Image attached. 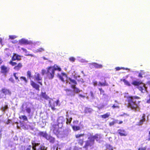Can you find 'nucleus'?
I'll use <instances>...</instances> for the list:
<instances>
[{"label":"nucleus","mask_w":150,"mask_h":150,"mask_svg":"<svg viewBox=\"0 0 150 150\" xmlns=\"http://www.w3.org/2000/svg\"><path fill=\"white\" fill-rule=\"evenodd\" d=\"M140 98L137 96H129L127 97L128 107L130 108L134 111L139 110V103L140 102L139 100Z\"/></svg>","instance_id":"1"},{"label":"nucleus","mask_w":150,"mask_h":150,"mask_svg":"<svg viewBox=\"0 0 150 150\" xmlns=\"http://www.w3.org/2000/svg\"><path fill=\"white\" fill-rule=\"evenodd\" d=\"M57 122L58 125L53 124L51 128L54 133L56 135L61 134L59 132V129L62 127L63 124L65 123V119L62 116L58 118Z\"/></svg>","instance_id":"2"},{"label":"nucleus","mask_w":150,"mask_h":150,"mask_svg":"<svg viewBox=\"0 0 150 150\" xmlns=\"http://www.w3.org/2000/svg\"><path fill=\"white\" fill-rule=\"evenodd\" d=\"M47 71L46 73L47 77L49 79H52L54 76L55 71L58 70L61 71V69L56 64L53 66L48 67L47 68Z\"/></svg>","instance_id":"3"},{"label":"nucleus","mask_w":150,"mask_h":150,"mask_svg":"<svg viewBox=\"0 0 150 150\" xmlns=\"http://www.w3.org/2000/svg\"><path fill=\"white\" fill-rule=\"evenodd\" d=\"M100 134H97L94 136H91L88 138V140L86 142V146H91L94 143V140L96 139L98 141L100 138Z\"/></svg>","instance_id":"4"},{"label":"nucleus","mask_w":150,"mask_h":150,"mask_svg":"<svg viewBox=\"0 0 150 150\" xmlns=\"http://www.w3.org/2000/svg\"><path fill=\"white\" fill-rule=\"evenodd\" d=\"M69 81L68 80H67L66 83H69L71 84V87L73 89V91L75 93H78L82 91L76 87L77 82L75 80L72 79L70 78L69 79Z\"/></svg>","instance_id":"5"},{"label":"nucleus","mask_w":150,"mask_h":150,"mask_svg":"<svg viewBox=\"0 0 150 150\" xmlns=\"http://www.w3.org/2000/svg\"><path fill=\"white\" fill-rule=\"evenodd\" d=\"M132 84L134 85L137 86V88L139 90L143 93L147 92L146 90L147 87L146 85L143 83H140L137 81H134L132 83Z\"/></svg>","instance_id":"6"},{"label":"nucleus","mask_w":150,"mask_h":150,"mask_svg":"<svg viewBox=\"0 0 150 150\" xmlns=\"http://www.w3.org/2000/svg\"><path fill=\"white\" fill-rule=\"evenodd\" d=\"M32 144L33 150H47L44 146L39 143L34 142H32Z\"/></svg>","instance_id":"7"},{"label":"nucleus","mask_w":150,"mask_h":150,"mask_svg":"<svg viewBox=\"0 0 150 150\" xmlns=\"http://www.w3.org/2000/svg\"><path fill=\"white\" fill-rule=\"evenodd\" d=\"M21 109L22 111L23 112H25V111H26V112L28 113L29 115H30L31 112V109L30 108L27 107L26 103H24L21 106Z\"/></svg>","instance_id":"8"},{"label":"nucleus","mask_w":150,"mask_h":150,"mask_svg":"<svg viewBox=\"0 0 150 150\" xmlns=\"http://www.w3.org/2000/svg\"><path fill=\"white\" fill-rule=\"evenodd\" d=\"M35 81H37L38 83L41 85H42V78L40 76V75L38 73H35L34 75Z\"/></svg>","instance_id":"9"},{"label":"nucleus","mask_w":150,"mask_h":150,"mask_svg":"<svg viewBox=\"0 0 150 150\" xmlns=\"http://www.w3.org/2000/svg\"><path fill=\"white\" fill-rule=\"evenodd\" d=\"M38 134L40 137L44 138L46 139L49 135L46 131H40Z\"/></svg>","instance_id":"10"},{"label":"nucleus","mask_w":150,"mask_h":150,"mask_svg":"<svg viewBox=\"0 0 150 150\" xmlns=\"http://www.w3.org/2000/svg\"><path fill=\"white\" fill-rule=\"evenodd\" d=\"M59 100H57L56 101L54 102L53 104L51 103V100H49V104L50 106L51 107L52 109L53 110H55V107L59 105Z\"/></svg>","instance_id":"11"},{"label":"nucleus","mask_w":150,"mask_h":150,"mask_svg":"<svg viewBox=\"0 0 150 150\" xmlns=\"http://www.w3.org/2000/svg\"><path fill=\"white\" fill-rule=\"evenodd\" d=\"M64 90L66 91L67 95V96L71 97H74L75 96V93L73 91L68 89H66Z\"/></svg>","instance_id":"12"},{"label":"nucleus","mask_w":150,"mask_h":150,"mask_svg":"<svg viewBox=\"0 0 150 150\" xmlns=\"http://www.w3.org/2000/svg\"><path fill=\"white\" fill-rule=\"evenodd\" d=\"M117 133L121 136H126L127 135L126 131L122 129H120L118 130Z\"/></svg>","instance_id":"13"},{"label":"nucleus","mask_w":150,"mask_h":150,"mask_svg":"<svg viewBox=\"0 0 150 150\" xmlns=\"http://www.w3.org/2000/svg\"><path fill=\"white\" fill-rule=\"evenodd\" d=\"M30 84L33 87L38 91L40 90L39 85L32 81H30Z\"/></svg>","instance_id":"14"},{"label":"nucleus","mask_w":150,"mask_h":150,"mask_svg":"<svg viewBox=\"0 0 150 150\" xmlns=\"http://www.w3.org/2000/svg\"><path fill=\"white\" fill-rule=\"evenodd\" d=\"M2 93L4 94L5 96L6 95H10L11 92L9 90L5 88H2L1 90Z\"/></svg>","instance_id":"15"},{"label":"nucleus","mask_w":150,"mask_h":150,"mask_svg":"<svg viewBox=\"0 0 150 150\" xmlns=\"http://www.w3.org/2000/svg\"><path fill=\"white\" fill-rule=\"evenodd\" d=\"M21 59V56L16 54H14L12 57V61H15L16 60L19 61Z\"/></svg>","instance_id":"16"},{"label":"nucleus","mask_w":150,"mask_h":150,"mask_svg":"<svg viewBox=\"0 0 150 150\" xmlns=\"http://www.w3.org/2000/svg\"><path fill=\"white\" fill-rule=\"evenodd\" d=\"M1 69L2 72L4 74L7 73L9 70V69L4 66H2L1 67Z\"/></svg>","instance_id":"17"},{"label":"nucleus","mask_w":150,"mask_h":150,"mask_svg":"<svg viewBox=\"0 0 150 150\" xmlns=\"http://www.w3.org/2000/svg\"><path fill=\"white\" fill-rule=\"evenodd\" d=\"M58 77L59 78V79L63 82H64V80L63 76L66 77H67L66 75L64 73H62L61 74H58Z\"/></svg>","instance_id":"18"},{"label":"nucleus","mask_w":150,"mask_h":150,"mask_svg":"<svg viewBox=\"0 0 150 150\" xmlns=\"http://www.w3.org/2000/svg\"><path fill=\"white\" fill-rule=\"evenodd\" d=\"M91 64L96 68H101L103 67L102 65L98 64L96 63H93Z\"/></svg>","instance_id":"19"},{"label":"nucleus","mask_w":150,"mask_h":150,"mask_svg":"<svg viewBox=\"0 0 150 150\" xmlns=\"http://www.w3.org/2000/svg\"><path fill=\"white\" fill-rule=\"evenodd\" d=\"M46 139L49 141L50 143H53L55 141V139L54 137L51 136L50 135H49Z\"/></svg>","instance_id":"20"},{"label":"nucleus","mask_w":150,"mask_h":150,"mask_svg":"<svg viewBox=\"0 0 150 150\" xmlns=\"http://www.w3.org/2000/svg\"><path fill=\"white\" fill-rule=\"evenodd\" d=\"M23 67L22 64L19 63L17 65L15 66L14 67V69L17 71L19 70Z\"/></svg>","instance_id":"21"},{"label":"nucleus","mask_w":150,"mask_h":150,"mask_svg":"<svg viewBox=\"0 0 150 150\" xmlns=\"http://www.w3.org/2000/svg\"><path fill=\"white\" fill-rule=\"evenodd\" d=\"M41 96L42 98L47 100H49L50 99L49 97L46 95L45 93L42 92L41 94Z\"/></svg>","instance_id":"22"},{"label":"nucleus","mask_w":150,"mask_h":150,"mask_svg":"<svg viewBox=\"0 0 150 150\" xmlns=\"http://www.w3.org/2000/svg\"><path fill=\"white\" fill-rule=\"evenodd\" d=\"M98 85L99 86H108V84L106 82L105 80L104 82L103 83H101L100 82H99L98 84Z\"/></svg>","instance_id":"23"},{"label":"nucleus","mask_w":150,"mask_h":150,"mask_svg":"<svg viewBox=\"0 0 150 150\" xmlns=\"http://www.w3.org/2000/svg\"><path fill=\"white\" fill-rule=\"evenodd\" d=\"M66 119L67 121L66 122V123L67 124H70V123H71L72 118L71 117H70L69 116L67 115Z\"/></svg>","instance_id":"24"},{"label":"nucleus","mask_w":150,"mask_h":150,"mask_svg":"<svg viewBox=\"0 0 150 150\" xmlns=\"http://www.w3.org/2000/svg\"><path fill=\"white\" fill-rule=\"evenodd\" d=\"M20 42L21 44H29V42L28 40L24 39H21L19 41Z\"/></svg>","instance_id":"25"},{"label":"nucleus","mask_w":150,"mask_h":150,"mask_svg":"<svg viewBox=\"0 0 150 150\" xmlns=\"http://www.w3.org/2000/svg\"><path fill=\"white\" fill-rule=\"evenodd\" d=\"M145 121V115L143 114L142 116V119L139 122V125H141L143 124V122Z\"/></svg>","instance_id":"26"},{"label":"nucleus","mask_w":150,"mask_h":150,"mask_svg":"<svg viewBox=\"0 0 150 150\" xmlns=\"http://www.w3.org/2000/svg\"><path fill=\"white\" fill-rule=\"evenodd\" d=\"M19 118L22 119L25 121L28 122V119L26 116L25 115H21L19 117Z\"/></svg>","instance_id":"27"},{"label":"nucleus","mask_w":150,"mask_h":150,"mask_svg":"<svg viewBox=\"0 0 150 150\" xmlns=\"http://www.w3.org/2000/svg\"><path fill=\"white\" fill-rule=\"evenodd\" d=\"M8 108V107L7 105H5L4 106H2L1 109L3 112H5L6 110Z\"/></svg>","instance_id":"28"},{"label":"nucleus","mask_w":150,"mask_h":150,"mask_svg":"<svg viewBox=\"0 0 150 150\" xmlns=\"http://www.w3.org/2000/svg\"><path fill=\"white\" fill-rule=\"evenodd\" d=\"M110 112H107L103 115H102L101 117L102 118L105 119L108 117L110 116Z\"/></svg>","instance_id":"29"},{"label":"nucleus","mask_w":150,"mask_h":150,"mask_svg":"<svg viewBox=\"0 0 150 150\" xmlns=\"http://www.w3.org/2000/svg\"><path fill=\"white\" fill-rule=\"evenodd\" d=\"M118 120H115L114 121L110 122L109 124V125L110 126H111L116 123H118Z\"/></svg>","instance_id":"30"},{"label":"nucleus","mask_w":150,"mask_h":150,"mask_svg":"<svg viewBox=\"0 0 150 150\" xmlns=\"http://www.w3.org/2000/svg\"><path fill=\"white\" fill-rule=\"evenodd\" d=\"M92 110L90 108H86L85 109V111L86 113H90L92 112Z\"/></svg>","instance_id":"31"},{"label":"nucleus","mask_w":150,"mask_h":150,"mask_svg":"<svg viewBox=\"0 0 150 150\" xmlns=\"http://www.w3.org/2000/svg\"><path fill=\"white\" fill-rule=\"evenodd\" d=\"M72 128L74 131H77L80 129V127L79 126H73Z\"/></svg>","instance_id":"32"},{"label":"nucleus","mask_w":150,"mask_h":150,"mask_svg":"<svg viewBox=\"0 0 150 150\" xmlns=\"http://www.w3.org/2000/svg\"><path fill=\"white\" fill-rule=\"evenodd\" d=\"M20 79L22 81H24L26 83L27 82V81L25 77L23 76H21L20 77Z\"/></svg>","instance_id":"33"},{"label":"nucleus","mask_w":150,"mask_h":150,"mask_svg":"<svg viewBox=\"0 0 150 150\" xmlns=\"http://www.w3.org/2000/svg\"><path fill=\"white\" fill-rule=\"evenodd\" d=\"M123 81L124 83L125 84L128 86H130V84L129 83V82L127 81V80L125 79H124L123 80Z\"/></svg>","instance_id":"34"},{"label":"nucleus","mask_w":150,"mask_h":150,"mask_svg":"<svg viewBox=\"0 0 150 150\" xmlns=\"http://www.w3.org/2000/svg\"><path fill=\"white\" fill-rule=\"evenodd\" d=\"M107 97L108 96L105 94L102 95V97H101L100 99H102L104 100H105Z\"/></svg>","instance_id":"35"},{"label":"nucleus","mask_w":150,"mask_h":150,"mask_svg":"<svg viewBox=\"0 0 150 150\" xmlns=\"http://www.w3.org/2000/svg\"><path fill=\"white\" fill-rule=\"evenodd\" d=\"M13 75L15 78V79L17 80V82H18L20 81V80L18 79V74L16 73H14Z\"/></svg>","instance_id":"36"},{"label":"nucleus","mask_w":150,"mask_h":150,"mask_svg":"<svg viewBox=\"0 0 150 150\" xmlns=\"http://www.w3.org/2000/svg\"><path fill=\"white\" fill-rule=\"evenodd\" d=\"M10 64L12 66H15L17 64V63L16 62H13L12 61H10L9 62Z\"/></svg>","instance_id":"37"},{"label":"nucleus","mask_w":150,"mask_h":150,"mask_svg":"<svg viewBox=\"0 0 150 150\" xmlns=\"http://www.w3.org/2000/svg\"><path fill=\"white\" fill-rule=\"evenodd\" d=\"M99 90L100 92V94L101 95H102L105 94L104 93V91L103 90L102 88H99Z\"/></svg>","instance_id":"38"},{"label":"nucleus","mask_w":150,"mask_h":150,"mask_svg":"<svg viewBox=\"0 0 150 150\" xmlns=\"http://www.w3.org/2000/svg\"><path fill=\"white\" fill-rule=\"evenodd\" d=\"M125 69L126 70H129V69L127 68L125 69V68L124 67L120 68V67H117L116 68V70H117V71L119 70L120 69Z\"/></svg>","instance_id":"39"},{"label":"nucleus","mask_w":150,"mask_h":150,"mask_svg":"<svg viewBox=\"0 0 150 150\" xmlns=\"http://www.w3.org/2000/svg\"><path fill=\"white\" fill-rule=\"evenodd\" d=\"M44 49L43 48H40L38 49H37V51L41 52H42V51H44Z\"/></svg>","instance_id":"40"},{"label":"nucleus","mask_w":150,"mask_h":150,"mask_svg":"<svg viewBox=\"0 0 150 150\" xmlns=\"http://www.w3.org/2000/svg\"><path fill=\"white\" fill-rule=\"evenodd\" d=\"M27 76L30 79H31V72L28 71L27 72Z\"/></svg>","instance_id":"41"},{"label":"nucleus","mask_w":150,"mask_h":150,"mask_svg":"<svg viewBox=\"0 0 150 150\" xmlns=\"http://www.w3.org/2000/svg\"><path fill=\"white\" fill-rule=\"evenodd\" d=\"M147 146H145L144 147H141L139 148L138 150H146L147 148Z\"/></svg>","instance_id":"42"},{"label":"nucleus","mask_w":150,"mask_h":150,"mask_svg":"<svg viewBox=\"0 0 150 150\" xmlns=\"http://www.w3.org/2000/svg\"><path fill=\"white\" fill-rule=\"evenodd\" d=\"M90 95L92 99H93L94 98V95H93V93L92 91H91L90 92Z\"/></svg>","instance_id":"43"},{"label":"nucleus","mask_w":150,"mask_h":150,"mask_svg":"<svg viewBox=\"0 0 150 150\" xmlns=\"http://www.w3.org/2000/svg\"><path fill=\"white\" fill-rule=\"evenodd\" d=\"M9 37L10 39H13L16 38V36L14 35H9Z\"/></svg>","instance_id":"44"},{"label":"nucleus","mask_w":150,"mask_h":150,"mask_svg":"<svg viewBox=\"0 0 150 150\" xmlns=\"http://www.w3.org/2000/svg\"><path fill=\"white\" fill-rule=\"evenodd\" d=\"M143 71H141V73H139V76L140 77H142V75L143 74Z\"/></svg>","instance_id":"45"},{"label":"nucleus","mask_w":150,"mask_h":150,"mask_svg":"<svg viewBox=\"0 0 150 150\" xmlns=\"http://www.w3.org/2000/svg\"><path fill=\"white\" fill-rule=\"evenodd\" d=\"M83 134H77L76 136V138H78L81 137H83Z\"/></svg>","instance_id":"46"},{"label":"nucleus","mask_w":150,"mask_h":150,"mask_svg":"<svg viewBox=\"0 0 150 150\" xmlns=\"http://www.w3.org/2000/svg\"><path fill=\"white\" fill-rule=\"evenodd\" d=\"M69 59L70 61L73 62H74L75 59V58L73 57H70Z\"/></svg>","instance_id":"47"},{"label":"nucleus","mask_w":150,"mask_h":150,"mask_svg":"<svg viewBox=\"0 0 150 150\" xmlns=\"http://www.w3.org/2000/svg\"><path fill=\"white\" fill-rule=\"evenodd\" d=\"M58 149H60V148L59 147V146L58 145L57 146V147L54 146V150H58Z\"/></svg>","instance_id":"48"},{"label":"nucleus","mask_w":150,"mask_h":150,"mask_svg":"<svg viewBox=\"0 0 150 150\" xmlns=\"http://www.w3.org/2000/svg\"><path fill=\"white\" fill-rule=\"evenodd\" d=\"M9 81H11V82H12V83H14V80H13V79L12 78H10L9 79Z\"/></svg>","instance_id":"49"},{"label":"nucleus","mask_w":150,"mask_h":150,"mask_svg":"<svg viewBox=\"0 0 150 150\" xmlns=\"http://www.w3.org/2000/svg\"><path fill=\"white\" fill-rule=\"evenodd\" d=\"M31 146L30 145L29 146L27 147L26 150H31Z\"/></svg>","instance_id":"50"},{"label":"nucleus","mask_w":150,"mask_h":150,"mask_svg":"<svg viewBox=\"0 0 150 150\" xmlns=\"http://www.w3.org/2000/svg\"><path fill=\"white\" fill-rule=\"evenodd\" d=\"M46 71L45 70H42V75H44V74L46 73Z\"/></svg>","instance_id":"51"},{"label":"nucleus","mask_w":150,"mask_h":150,"mask_svg":"<svg viewBox=\"0 0 150 150\" xmlns=\"http://www.w3.org/2000/svg\"><path fill=\"white\" fill-rule=\"evenodd\" d=\"M93 85L94 86H96L98 84H97V82L96 81L93 82Z\"/></svg>","instance_id":"52"},{"label":"nucleus","mask_w":150,"mask_h":150,"mask_svg":"<svg viewBox=\"0 0 150 150\" xmlns=\"http://www.w3.org/2000/svg\"><path fill=\"white\" fill-rule=\"evenodd\" d=\"M79 97H80L82 98H84L85 97V96H83L81 94H79Z\"/></svg>","instance_id":"53"},{"label":"nucleus","mask_w":150,"mask_h":150,"mask_svg":"<svg viewBox=\"0 0 150 150\" xmlns=\"http://www.w3.org/2000/svg\"><path fill=\"white\" fill-rule=\"evenodd\" d=\"M149 100H148L147 101V103H150V96H149Z\"/></svg>","instance_id":"54"},{"label":"nucleus","mask_w":150,"mask_h":150,"mask_svg":"<svg viewBox=\"0 0 150 150\" xmlns=\"http://www.w3.org/2000/svg\"><path fill=\"white\" fill-rule=\"evenodd\" d=\"M79 143H80L81 145H82L83 143V139L79 141Z\"/></svg>","instance_id":"55"},{"label":"nucleus","mask_w":150,"mask_h":150,"mask_svg":"<svg viewBox=\"0 0 150 150\" xmlns=\"http://www.w3.org/2000/svg\"><path fill=\"white\" fill-rule=\"evenodd\" d=\"M112 107H113V108H116L118 107V106L116 105L115 104H114L113 105V106H112Z\"/></svg>","instance_id":"56"},{"label":"nucleus","mask_w":150,"mask_h":150,"mask_svg":"<svg viewBox=\"0 0 150 150\" xmlns=\"http://www.w3.org/2000/svg\"><path fill=\"white\" fill-rule=\"evenodd\" d=\"M78 122V121H77V120L74 121L73 122V123L74 124H77Z\"/></svg>","instance_id":"57"},{"label":"nucleus","mask_w":150,"mask_h":150,"mask_svg":"<svg viewBox=\"0 0 150 150\" xmlns=\"http://www.w3.org/2000/svg\"><path fill=\"white\" fill-rule=\"evenodd\" d=\"M22 49L23 50V51L24 52H27V50L26 49H24V48H22Z\"/></svg>","instance_id":"58"},{"label":"nucleus","mask_w":150,"mask_h":150,"mask_svg":"<svg viewBox=\"0 0 150 150\" xmlns=\"http://www.w3.org/2000/svg\"><path fill=\"white\" fill-rule=\"evenodd\" d=\"M16 123L17 124V128L18 129H20V127L18 125V122H16Z\"/></svg>","instance_id":"59"},{"label":"nucleus","mask_w":150,"mask_h":150,"mask_svg":"<svg viewBox=\"0 0 150 150\" xmlns=\"http://www.w3.org/2000/svg\"><path fill=\"white\" fill-rule=\"evenodd\" d=\"M2 62H3V61H2V59H1V58H0V65L1 64Z\"/></svg>","instance_id":"60"},{"label":"nucleus","mask_w":150,"mask_h":150,"mask_svg":"<svg viewBox=\"0 0 150 150\" xmlns=\"http://www.w3.org/2000/svg\"><path fill=\"white\" fill-rule=\"evenodd\" d=\"M2 40L1 38H0V44H2Z\"/></svg>","instance_id":"61"},{"label":"nucleus","mask_w":150,"mask_h":150,"mask_svg":"<svg viewBox=\"0 0 150 150\" xmlns=\"http://www.w3.org/2000/svg\"><path fill=\"white\" fill-rule=\"evenodd\" d=\"M123 123V122L122 121H120L119 122H118V123L119 124H121Z\"/></svg>","instance_id":"62"},{"label":"nucleus","mask_w":150,"mask_h":150,"mask_svg":"<svg viewBox=\"0 0 150 150\" xmlns=\"http://www.w3.org/2000/svg\"><path fill=\"white\" fill-rule=\"evenodd\" d=\"M68 133H67L65 135H63V137H65V136H67L68 135Z\"/></svg>","instance_id":"63"},{"label":"nucleus","mask_w":150,"mask_h":150,"mask_svg":"<svg viewBox=\"0 0 150 150\" xmlns=\"http://www.w3.org/2000/svg\"><path fill=\"white\" fill-rule=\"evenodd\" d=\"M148 141H150V135L149 136V137L147 139Z\"/></svg>","instance_id":"64"}]
</instances>
